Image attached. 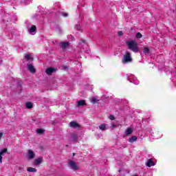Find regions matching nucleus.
Segmentation results:
<instances>
[{"label": "nucleus", "instance_id": "1", "mask_svg": "<svg viewBox=\"0 0 176 176\" xmlns=\"http://www.w3.org/2000/svg\"><path fill=\"white\" fill-rule=\"evenodd\" d=\"M126 45L130 50L135 53H138L140 50L138 49V44L134 41H126Z\"/></svg>", "mask_w": 176, "mask_h": 176}, {"label": "nucleus", "instance_id": "2", "mask_svg": "<svg viewBox=\"0 0 176 176\" xmlns=\"http://www.w3.org/2000/svg\"><path fill=\"white\" fill-rule=\"evenodd\" d=\"M69 126L72 127V129H76V130H80V127H82V126L78 124V122H76V121L70 122L69 123Z\"/></svg>", "mask_w": 176, "mask_h": 176}, {"label": "nucleus", "instance_id": "3", "mask_svg": "<svg viewBox=\"0 0 176 176\" xmlns=\"http://www.w3.org/2000/svg\"><path fill=\"white\" fill-rule=\"evenodd\" d=\"M130 61H131V55L130 54V52H126L124 56L122 63L124 64L126 63H130Z\"/></svg>", "mask_w": 176, "mask_h": 176}, {"label": "nucleus", "instance_id": "4", "mask_svg": "<svg viewBox=\"0 0 176 176\" xmlns=\"http://www.w3.org/2000/svg\"><path fill=\"white\" fill-rule=\"evenodd\" d=\"M27 157L29 160H32V159L35 158V153L32 150H28Z\"/></svg>", "mask_w": 176, "mask_h": 176}, {"label": "nucleus", "instance_id": "5", "mask_svg": "<svg viewBox=\"0 0 176 176\" xmlns=\"http://www.w3.org/2000/svg\"><path fill=\"white\" fill-rule=\"evenodd\" d=\"M69 166L70 168H72V170H79V168L76 165V163L74 161L69 162Z\"/></svg>", "mask_w": 176, "mask_h": 176}, {"label": "nucleus", "instance_id": "6", "mask_svg": "<svg viewBox=\"0 0 176 176\" xmlns=\"http://www.w3.org/2000/svg\"><path fill=\"white\" fill-rule=\"evenodd\" d=\"M28 69L32 74H35V72H36V69H35V67H34V65H32V64H28Z\"/></svg>", "mask_w": 176, "mask_h": 176}, {"label": "nucleus", "instance_id": "7", "mask_svg": "<svg viewBox=\"0 0 176 176\" xmlns=\"http://www.w3.org/2000/svg\"><path fill=\"white\" fill-rule=\"evenodd\" d=\"M47 75H52L54 72H56V69L53 67H49L45 70Z\"/></svg>", "mask_w": 176, "mask_h": 176}, {"label": "nucleus", "instance_id": "8", "mask_svg": "<svg viewBox=\"0 0 176 176\" xmlns=\"http://www.w3.org/2000/svg\"><path fill=\"white\" fill-rule=\"evenodd\" d=\"M6 152H8V148H3L0 151V163H2V156H3Z\"/></svg>", "mask_w": 176, "mask_h": 176}, {"label": "nucleus", "instance_id": "9", "mask_svg": "<svg viewBox=\"0 0 176 176\" xmlns=\"http://www.w3.org/2000/svg\"><path fill=\"white\" fill-rule=\"evenodd\" d=\"M146 165L147 166V167H152V166H155V162H153V161L152 160V159H149L146 163Z\"/></svg>", "mask_w": 176, "mask_h": 176}, {"label": "nucleus", "instance_id": "10", "mask_svg": "<svg viewBox=\"0 0 176 176\" xmlns=\"http://www.w3.org/2000/svg\"><path fill=\"white\" fill-rule=\"evenodd\" d=\"M42 160H43L41 157L34 160V165L38 166V164H41V163H42Z\"/></svg>", "mask_w": 176, "mask_h": 176}, {"label": "nucleus", "instance_id": "11", "mask_svg": "<svg viewBox=\"0 0 176 176\" xmlns=\"http://www.w3.org/2000/svg\"><path fill=\"white\" fill-rule=\"evenodd\" d=\"M36 31V26L32 25L30 29H29V32L30 34H32L34 35L33 32H35Z\"/></svg>", "mask_w": 176, "mask_h": 176}, {"label": "nucleus", "instance_id": "12", "mask_svg": "<svg viewBox=\"0 0 176 176\" xmlns=\"http://www.w3.org/2000/svg\"><path fill=\"white\" fill-rule=\"evenodd\" d=\"M69 46V42H64L61 43V48L63 50L67 49Z\"/></svg>", "mask_w": 176, "mask_h": 176}, {"label": "nucleus", "instance_id": "13", "mask_svg": "<svg viewBox=\"0 0 176 176\" xmlns=\"http://www.w3.org/2000/svg\"><path fill=\"white\" fill-rule=\"evenodd\" d=\"M83 105H86V102L84 100H79L77 102V107H83Z\"/></svg>", "mask_w": 176, "mask_h": 176}, {"label": "nucleus", "instance_id": "14", "mask_svg": "<svg viewBox=\"0 0 176 176\" xmlns=\"http://www.w3.org/2000/svg\"><path fill=\"white\" fill-rule=\"evenodd\" d=\"M25 58L27 61H34V58L31 57L30 54H25Z\"/></svg>", "mask_w": 176, "mask_h": 176}, {"label": "nucleus", "instance_id": "15", "mask_svg": "<svg viewBox=\"0 0 176 176\" xmlns=\"http://www.w3.org/2000/svg\"><path fill=\"white\" fill-rule=\"evenodd\" d=\"M143 53L146 54V56H148L149 53H151V51L149 50V48L148 47H145L143 49Z\"/></svg>", "mask_w": 176, "mask_h": 176}, {"label": "nucleus", "instance_id": "16", "mask_svg": "<svg viewBox=\"0 0 176 176\" xmlns=\"http://www.w3.org/2000/svg\"><path fill=\"white\" fill-rule=\"evenodd\" d=\"M72 139L74 142L78 141V135L76 133H72Z\"/></svg>", "mask_w": 176, "mask_h": 176}, {"label": "nucleus", "instance_id": "17", "mask_svg": "<svg viewBox=\"0 0 176 176\" xmlns=\"http://www.w3.org/2000/svg\"><path fill=\"white\" fill-rule=\"evenodd\" d=\"M138 138H137V136H132L131 138H129V142L133 144V142H135V141H137Z\"/></svg>", "mask_w": 176, "mask_h": 176}, {"label": "nucleus", "instance_id": "18", "mask_svg": "<svg viewBox=\"0 0 176 176\" xmlns=\"http://www.w3.org/2000/svg\"><path fill=\"white\" fill-rule=\"evenodd\" d=\"M100 130H102V131H104V130H107V124H101L99 126Z\"/></svg>", "mask_w": 176, "mask_h": 176}, {"label": "nucleus", "instance_id": "19", "mask_svg": "<svg viewBox=\"0 0 176 176\" xmlns=\"http://www.w3.org/2000/svg\"><path fill=\"white\" fill-rule=\"evenodd\" d=\"M133 133V129L131 128H128L125 131V135H130Z\"/></svg>", "mask_w": 176, "mask_h": 176}, {"label": "nucleus", "instance_id": "20", "mask_svg": "<svg viewBox=\"0 0 176 176\" xmlns=\"http://www.w3.org/2000/svg\"><path fill=\"white\" fill-rule=\"evenodd\" d=\"M25 107H26V108H28V109H31V108H32V107H33L32 102H26Z\"/></svg>", "mask_w": 176, "mask_h": 176}, {"label": "nucleus", "instance_id": "21", "mask_svg": "<svg viewBox=\"0 0 176 176\" xmlns=\"http://www.w3.org/2000/svg\"><path fill=\"white\" fill-rule=\"evenodd\" d=\"M27 170L29 173H36V168H35L28 167Z\"/></svg>", "mask_w": 176, "mask_h": 176}, {"label": "nucleus", "instance_id": "22", "mask_svg": "<svg viewBox=\"0 0 176 176\" xmlns=\"http://www.w3.org/2000/svg\"><path fill=\"white\" fill-rule=\"evenodd\" d=\"M36 133L38 134H43V133H45V130L42 129H38L36 130Z\"/></svg>", "mask_w": 176, "mask_h": 176}, {"label": "nucleus", "instance_id": "23", "mask_svg": "<svg viewBox=\"0 0 176 176\" xmlns=\"http://www.w3.org/2000/svg\"><path fill=\"white\" fill-rule=\"evenodd\" d=\"M136 38H138V39H140V38H142V34H141V33L138 32L136 34Z\"/></svg>", "mask_w": 176, "mask_h": 176}, {"label": "nucleus", "instance_id": "24", "mask_svg": "<svg viewBox=\"0 0 176 176\" xmlns=\"http://www.w3.org/2000/svg\"><path fill=\"white\" fill-rule=\"evenodd\" d=\"M97 101H98V100H97V98H93L92 100H91V102L92 104H95V103L97 102Z\"/></svg>", "mask_w": 176, "mask_h": 176}, {"label": "nucleus", "instance_id": "25", "mask_svg": "<svg viewBox=\"0 0 176 176\" xmlns=\"http://www.w3.org/2000/svg\"><path fill=\"white\" fill-rule=\"evenodd\" d=\"M116 127H119V125L113 124L110 126V128L112 129V130H113V129H116Z\"/></svg>", "mask_w": 176, "mask_h": 176}, {"label": "nucleus", "instance_id": "26", "mask_svg": "<svg viewBox=\"0 0 176 176\" xmlns=\"http://www.w3.org/2000/svg\"><path fill=\"white\" fill-rule=\"evenodd\" d=\"M109 119H110V120H115V116L111 115V116H109Z\"/></svg>", "mask_w": 176, "mask_h": 176}, {"label": "nucleus", "instance_id": "27", "mask_svg": "<svg viewBox=\"0 0 176 176\" xmlns=\"http://www.w3.org/2000/svg\"><path fill=\"white\" fill-rule=\"evenodd\" d=\"M69 39H71V41H75V38L74 36H72V35L68 36Z\"/></svg>", "mask_w": 176, "mask_h": 176}, {"label": "nucleus", "instance_id": "28", "mask_svg": "<svg viewBox=\"0 0 176 176\" xmlns=\"http://www.w3.org/2000/svg\"><path fill=\"white\" fill-rule=\"evenodd\" d=\"M118 36H122V35H123V32L119 31V32H118Z\"/></svg>", "mask_w": 176, "mask_h": 176}, {"label": "nucleus", "instance_id": "29", "mask_svg": "<svg viewBox=\"0 0 176 176\" xmlns=\"http://www.w3.org/2000/svg\"><path fill=\"white\" fill-rule=\"evenodd\" d=\"M62 15H63L64 17H67L68 14H67V13H62Z\"/></svg>", "mask_w": 176, "mask_h": 176}, {"label": "nucleus", "instance_id": "30", "mask_svg": "<svg viewBox=\"0 0 176 176\" xmlns=\"http://www.w3.org/2000/svg\"><path fill=\"white\" fill-rule=\"evenodd\" d=\"M76 28H77L78 31H80V26L76 25Z\"/></svg>", "mask_w": 176, "mask_h": 176}, {"label": "nucleus", "instance_id": "31", "mask_svg": "<svg viewBox=\"0 0 176 176\" xmlns=\"http://www.w3.org/2000/svg\"><path fill=\"white\" fill-rule=\"evenodd\" d=\"M2 135H3V133H0V140L2 138Z\"/></svg>", "mask_w": 176, "mask_h": 176}, {"label": "nucleus", "instance_id": "32", "mask_svg": "<svg viewBox=\"0 0 176 176\" xmlns=\"http://www.w3.org/2000/svg\"><path fill=\"white\" fill-rule=\"evenodd\" d=\"M84 46L87 47V45H86L85 43H84Z\"/></svg>", "mask_w": 176, "mask_h": 176}, {"label": "nucleus", "instance_id": "33", "mask_svg": "<svg viewBox=\"0 0 176 176\" xmlns=\"http://www.w3.org/2000/svg\"><path fill=\"white\" fill-rule=\"evenodd\" d=\"M121 171H122V170H120H120H118V172H120V173Z\"/></svg>", "mask_w": 176, "mask_h": 176}, {"label": "nucleus", "instance_id": "34", "mask_svg": "<svg viewBox=\"0 0 176 176\" xmlns=\"http://www.w3.org/2000/svg\"><path fill=\"white\" fill-rule=\"evenodd\" d=\"M82 43H85V41H82Z\"/></svg>", "mask_w": 176, "mask_h": 176}, {"label": "nucleus", "instance_id": "35", "mask_svg": "<svg viewBox=\"0 0 176 176\" xmlns=\"http://www.w3.org/2000/svg\"><path fill=\"white\" fill-rule=\"evenodd\" d=\"M19 170H21V167H19Z\"/></svg>", "mask_w": 176, "mask_h": 176}, {"label": "nucleus", "instance_id": "36", "mask_svg": "<svg viewBox=\"0 0 176 176\" xmlns=\"http://www.w3.org/2000/svg\"><path fill=\"white\" fill-rule=\"evenodd\" d=\"M74 156H75V153H74Z\"/></svg>", "mask_w": 176, "mask_h": 176}]
</instances>
